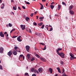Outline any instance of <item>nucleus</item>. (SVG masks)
<instances>
[{"instance_id": "f257e3e1", "label": "nucleus", "mask_w": 76, "mask_h": 76, "mask_svg": "<svg viewBox=\"0 0 76 76\" xmlns=\"http://www.w3.org/2000/svg\"><path fill=\"white\" fill-rule=\"evenodd\" d=\"M58 54L62 58H64V56L65 54L64 53H59Z\"/></svg>"}, {"instance_id": "f03ea898", "label": "nucleus", "mask_w": 76, "mask_h": 76, "mask_svg": "<svg viewBox=\"0 0 76 76\" xmlns=\"http://www.w3.org/2000/svg\"><path fill=\"white\" fill-rule=\"evenodd\" d=\"M20 28H21L22 30H24L25 29V26L23 25H21L20 26Z\"/></svg>"}, {"instance_id": "7ed1b4c3", "label": "nucleus", "mask_w": 76, "mask_h": 76, "mask_svg": "<svg viewBox=\"0 0 76 76\" xmlns=\"http://www.w3.org/2000/svg\"><path fill=\"white\" fill-rule=\"evenodd\" d=\"M69 55H70V56L71 57H70V59L71 60H73V55L72 53H70Z\"/></svg>"}, {"instance_id": "20e7f679", "label": "nucleus", "mask_w": 76, "mask_h": 76, "mask_svg": "<svg viewBox=\"0 0 76 76\" xmlns=\"http://www.w3.org/2000/svg\"><path fill=\"white\" fill-rule=\"evenodd\" d=\"M12 50H10L9 52H8L7 54L8 55V56H10L12 54Z\"/></svg>"}, {"instance_id": "39448f33", "label": "nucleus", "mask_w": 76, "mask_h": 76, "mask_svg": "<svg viewBox=\"0 0 76 76\" xmlns=\"http://www.w3.org/2000/svg\"><path fill=\"white\" fill-rule=\"evenodd\" d=\"M26 51H28V52H29V46L28 45H27L26 46Z\"/></svg>"}, {"instance_id": "423d86ee", "label": "nucleus", "mask_w": 76, "mask_h": 76, "mask_svg": "<svg viewBox=\"0 0 76 76\" xmlns=\"http://www.w3.org/2000/svg\"><path fill=\"white\" fill-rule=\"evenodd\" d=\"M21 37V36H20L18 37H17V40L19 42H21L22 41V40L20 39V38Z\"/></svg>"}, {"instance_id": "0eeeda50", "label": "nucleus", "mask_w": 76, "mask_h": 76, "mask_svg": "<svg viewBox=\"0 0 76 76\" xmlns=\"http://www.w3.org/2000/svg\"><path fill=\"white\" fill-rule=\"evenodd\" d=\"M38 70L39 73H42V71H43V69L41 68H40L38 69Z\"/></svg>"}, {"instance_id": "6e6552de", "label": "nucleus", "mask_w": 76, "mask_h": 76, "mask_svg": "<svg viewBox=\"0 0 76 76\" xmlns=\"http://www.w3.org/2000/svg\"><path fill=\"white\" fill-rule=\"evenodd\" d=\"M40 60L43 61H44V62H45L46 61V60L45 58H40Z\"/></svg>"}, {"instance_id": "1a4fd4ad", "label": "nucleus", "mask_w": 76, "mask_h": 76, "mask_svg": "<svg viewBox=\"0 0 76 76\" xmlns=\"http://www.w3.org/2000/svg\"><path fill=\"white\" fill-rule=\"evenodd\" d=\"M12 53L13 54H14V55H15V56H16L17 55V52L15 50H13Z\"/></svg>"}, {"instance_id": "9d476101", "label": "nucleus", "mask_w": 76, "mask_h": 76, "mask_svg": "<svg viewBox=\"0 0 76 76\" xmlns=\"http://www.w3.org/2000/svg\"><path fill=\"white\" fill-rule=\"evenodd\" d=\"M56 69L58 70V71L59 73H61V71H60V69L59 68V67L56 68Z\"/></svg>"}, {"instance_id": "9b49d317", "label": "nucleus", "mask_w": 76, "mask_h": 76, "mask_svg": "<svg viewBox=\"0 0 76 76\" xmlns=\"http://www.w3.org/2000/svg\"><path fill=\"white\" fill-rule=\"evenodd\" d=\"M61 50H62V48H58L57 50H56V51L57 52L58 54V53H59V52H58V51H60Z\"/></svg>"}, {"instance_id": "f8f14e48", "label": "nucleus", "mask_w": 76, "mask_h": 76, "mask_svg": "<svg viewBox=\"0 0 76 76\" xmlns=\"http://www.w3.org/2000/svg\"><path fill=\"white\" fill-rule=\"evenodd\" d=\"M0 36H1V37H4V34H3V32H1L0 33Z\"/></svg>"}, {"instance_id": "ddd939ff", "label": "nucleus", "mask_w": 76, "mask_h": 76, "mask_svg": "<svg viewBox=\"0 0 76 76\" xmlns=\"http://www.w3.org/2000/svg\"><path fill=\"white\" fill-rule=\"evenodd\" d=\"M3 48H0V53H3Z\"/></svg>"}, {"instance_id": "4468645a", "label": "nucleus", "mask_w": 76, "mask_h": 76, "mask_svg": "<svg viewBox=\"0 0 76 76\" xmlns=\"http://www.w3.org/2000/svg\"><path fill=\"white\" fill-rule=\"evenodd\" d=\"M69 13L70 14H71V15H74V14L75 13L74 11L72 10H70L69 11Z\"/></svg>"}, {"instance_id": "2eb2a0df", "label": "nucleus", "mask_w": 76, "mask_h": 76, "mask_svg": "<svg viewBox=\"0 0 76 76\" xmlns=\"http://www.w3.org/2000/svg\"><path fill=\"white\" fill-rule=\"evenodd\" d=\"M73 6L71 5L69 7V10H72V9H73Z\"/></svg>"}, {"instance_id": "dca6fc26", "label": "nucleus", "mask_w": 76, "mask_h": 76, "mask_svg": "<svg viewBox=\"0 0 76 76\" xmlns=\"http://www.w3.org/2000/svg\"><path fill=\"white\" fill-rule=\"evenodd\" d=\"M13 10H16L17 9L16 5H15V7H13Z\"/></svg>"}, {"instance_id": "f3484780", "label": "nucleus", "mask_w": 76, "mask_h": 76, "mask_svg": "<svg viewBox=\"0 0 76 76\" xmlns=\"http://www.w3.org/2000/svg\"><path fill=\"white\" fill-rule=\"evenodd\" d=\"M34 73H39V72L37 69H35L34 70Z\"/></svg>"}, {"instance_id": "a211bd4d", "label": "nucleus", "mask_w": 76, "mask_h": 76, "mask_svg": "<svg viewBox=\"0 0 76 76\" xmlns=\"http://www.w3.org/2000/svg\"><path fill=\"white\" fill-rule=\"evenodd\" d=\"M29 17H27L26 18V20L27 21V22H28V21H29Z\"/></svg>"}, {"instance_id": "6ab92c4d", "label": "nucleus", "mask_w": 76, "mask_h": 76, "mask_svg": "<svg viewBox=\"0 0 76 76\" xmlns=\"http://www.w3.org/2000/svg\"><path fill=\"white\" fill-rule=\"evenodd\" d=\"M49 70L50 71V73H53V69L51 68H49Z\"/></svg>"}, {"instance_id": "aec40b11", "label": "nucleus", "mask_w": 76, "mask_h": 76, "mask_svg": "<svg viewBox=\"0 0 76 76\" xmlns=\"http://www.w3.org/2000/svg\"><path fill=\"white\" fill-rule=\"evenodd\" d=\"M61 9V5H60V4L58 5V10H60Z\"/></svg>"}, {"instance_id": "412c9836", "label": "nucleus", "mask_w": 76, "mask_h": 76, "mask_svg": "<svg viewBox=\"0 0 76 76\" xmlns=\"http://www.w3.org/2000/svg\"><path fill=\"white\" fill-rule=\"evenodd\" d=\"M27 58L28 59H29V58L30 57V55H29V54H28L27 55Z\"/></svg>"}, {"instance_id": "4be33fe9", "label": "nucleus", "mask_w": 76, "mask_h": 76, "mask_svg": "<svg viewBox=\"0 0 76 76\" xmlns=\"http://www.w3.org/2000/svg\"><path fill=\"white\" fill-rule=\"evenodd\" d=\"M42 23H40L38 24V26H42Z\"/></svg>"}, {"instance_id": "5701e85b", "label": "nucleus", "mask_w": 76, "mask_h": 76, "mask_svg": "<svg viewBox=\"0 0 76 76\" xmlns=\"http://www.w3.org/2000/svg\"><path fill=\"white\" fill-rule=\"evenodd\" d=\"M54 6L53 5H50V7L52 9H53V8H54Z\"/></svg>"}, {"instance_id": "b1692460", "label": "nucleus", "mask_w": 76, "mask_h": 76, "mask_svg": "<svg viewBox=\"0 0 76 76\" xmlns=\"http://www.w3.org/2000/svg\"><path fill=\"white\" fill-rule=\"evenodd\" d=\"M35 34L36 35H37V36H39V33H35Z\"/></svg>"}, {"instance_id": "393cba45", "label": "nucleus", "mask_w": 76, "mask_h": 76, "mask_svg": "<svg viewBox=\"0 0 76 76\" xmlns=\"http://www.w3.org/2000/svg\"><path fill=\"white\" fill-rule=\"evenodd\" d=\"M35 56L37 57V58H39L40 57H39V56L37 54H36Z\"/></svg>"}, {"instance_id": "a878e982", "label": "nucleus", "mask_w": 76, "mask_h": 76, "mask_svg": "<svg viewBox=\"0 0 76 76\" xmlns=\"http://www.w3.org/2000/svg\"><path fill=\"white\" fill-rule=\"evenodd\" d=\"M44 18V17H40L39 18V19H43Z\"/></svg>"}, {"instance_id": "bb28decb", "label": "nucleus", "mask_w": 76, "mask_h": 76, "mask_svg": "<svg viewBox=\"0 0 76 76\" xmlns=\"http://www.w3.org/2000/svg\"><path fill=\"white\" fill-rule=\"evenodd\" d=\"M25 2H26V4H30V3H29V2H27L26 1H25Z\"/></svg>"}, {"instance_id": "cd10ccee", "label": "nucleus", "mask_w": 76, "mask_h": 76, "mask_svg": "<svg viewBox=\"0 0 76 76\" xmlns=\"http://www.w3.org/2000/svg\"><path fill=\"white\" fill-rule=\"evenodd\" d=\"M9 26L10 27H12V25L10 23H9Z\"/></svg>"}, {"instance_id": "c85d7f7f", "label": "nucleus", "mask_w": 76, "mask_h": 76, "mask_svg": "<svg viewBox=\"0 0 76 76\" xmlns=\"http://www.w3.org/2000/svg\"><path fill=\"white\" fill-rule=\"evenodd\" d=\"M23 55H20L19 57V59H20V58H21V57H23Z\"/></svg>"}, {"instance_id": "c756f323", "label": "nucleus", "mask_w": 76, "mask_h": 76, "mask_svg": "<svg viewBox=\"0 0 76 76\" xmlns=\"http://www.w3.org/2000/svg\"><path fill=\"white\" fill-rule=\"evenodd\" d=\"M34 60H35V58L34 57H33L32 59L31 60V61H34Z\"/></svg>"}, {"instance_id": "7c9ffc66", "label": "nucleus", "mask_w": 76, "mask_h": 76, "mask_svg": "<svg viewBox=\"0 0 76 76\" xmlns=\"http://www.w3.org/2000/svg\"><path fill=\"white\" fill-rule=\"evenodd\" d=\"M31 72H34V68H32L31 69Z\"/></svg>"}, {"instance_id": "2f4dec72", "label": "nucleus", "mask_w": 76, "mask_h": 76, "mask_svg": "<svg viewBox=\"0 0 76 76\" xmlns=\"http://www.w3.org/2000/svg\"><path fill=\"white\" fill-rule=\"evenodd\" d=\"M48 25H46L45 26V28H47V30H48Z\"/></svg>"}, {"instance_id": "473e14b6", "label": "nucleus", "mask_w": 76, "mask_h": 76, "mask_svg": "<svg viewBox=\"0 0 76 76\" xmlns=\"http://www.w3.org/2000/svg\"><path fill=\"white\" fill-rule=\"evenodd\" d=\"M43 8H44V6H43V5L41 6V7L40 8V9L41 10V9H43Z\"/></svg>"}, {"instance_id": "72a5a7b5", "label": "nucleus", "mask_w": 76, "mask_h": 76, "mask_svg": "<svg viewBox=\"0 0 76 76\" xmlns=\"http://www.w3.org/2000/svg\"><path fill=\"white\" fill-rule=\"evenodd\" d=\"M62 76H67V75L66 74H63Z\"/></svg>"}, {"instance_id": "f704fd0d", "label": "nucleus", "mask_w": 76, "mask_h": 76, "mask_svg": "<svg viewBox=\"0 0 76 76\" xmlns=\"http://www.w3.org/2000/svg\"><path fill=\"white\" fill-rule=\"evenodd\" d=\"M0 70H3V68L2 67V66L0 65Z\"/></svg>"}, {"instance_id": "c9c22d12", "label": "nucleus", "mask_w": 76, "mask_h": 76, "mask_svg": "<svg viewBox=\"0 0 76 76\" xmlns=\"http://www.w3.org/2000/svg\"><path fill=\"white\" fill-rule=\"evenodd\" d=\"M11 15H15V13L13 12H11Z\"/></svg>"}, {"instance_id": "e433bc0d", "label": "nucleus", "mask_w": 76, "mask_h": 76, "mask_svg": "<svg viewBox=\"0 0 76 76\" xmlns=\"http://www.w3.org/2000/svg\"><path fill=\"white\" fill-rule=\"evenodd\" d=\"M40 44H41L42 45H45V44L44 43H40Z\"/></svg>"}, {"instance_id": "4c0bfd02", "label": "nucleus", "mask_w": 76, "mask_h": 76, "mask_svg": "<svg viewBox=\"0 0 76 76\" xmlns=\"http://www.w3.org/2000/svg\"><path fill=\"white\" fill-rule=\"evenodd\" d=\"M43 50H46V46H45V47L43 49Z\"/></svg>"}, {"instance_id": "58836bf2", "label": "nucleus", "mask_w": 76, "mask_h": 76, "mask_svg": "<svg viewBox=\"0 0 76 76\" xmlns=\"http://www.w3.org/2000/svg\"><path fill=\"white\" fill-rule=\"evenodd\" d=\"M30 15L31 17H32V16H34V14L31 13V14Z\"/></svg>"}, {"instance_id": "ea45409f", "label": "nucleus", "mask_w": 76, "mask_h": 76, "mask_svg": "<svg viewBox=\"0 0 76 76\" xmlns=\"http://www.w3.org/2000/svg\"><path fill=\"white\" fill-rule=\"evenodd\" d=\"M44 25H43L41 27V28H42V29H44Z\"/></svg>"}, {"instance_id": "a19ab883", "label": "nucleus", "mask_w": 76, "mask_h": 76, "mask_svg": "<svg viewBox=\"0 0 76 76\" xmlns=\"http://www.w3.org/2000/svg\"><path fill=\"white\" fill-rule=\"evenodd\" d=\"M18 36H13L12 37V38H16Z\"/></svg>"}, {"instance_id": "79ce46f5", "label": "nucleus", "mask_w": 76, "mask_h": 76, "mask_svg": "<svg viewBox=\"0 0 76 76\" xmlns=\"http://www.w3.org/2000/svg\"><path fill=\"white\" fill-rule=\"evenodd\" d=\"M25 76H28V73H26L25 74Z\"/></svg>"}, {"instance_id": "37998d69", "label": "nucleus", "mask_w": 76, "mask_h": 76, "mask_svg": "<svg viewBox=\"0 0 76 76\" xmlns=\"http://www.w3.org/2000/svg\"><path fill=\"white\" fill-rule=\"evenodd\" d=\"M1 6H2L3 7H4V4H2Z\"/></svg>"}, {"instance_id": "c03bdc74", "label": "nucleus", "mask_w": 76, "mask_h": 76, "mask_svg": "<svg viewBox=\"0 0 76 76\" xmlns=\"http://www.w3.org/2000/svg\"><path fill=\"white\" fill-rule=\"evenodd\" d=\"M53 30V28H51L49 30V31H51Z\"/></svg>"}, {"instance_id": "a18cd8bd", "label": "nucleus", "mask_w": 76, "mask_h": 76, "mask_svg": "<svg viewBox=\"0 0 76 76\" xmlns=\"http://www.w3.org/2000/svg\"><path fill=\"white\" fill-rule=\"evenodd\" d=\"M34 25H37V23H35V22H34Z\"/></svg>"}, {"instance_id": "49530a36", "label": "nucleus", "mask_w": 76, "mask_h": 76, "mask_svg": "<svg viewBox=\"0 0 76 76\" xmlns=\"http://www.w3.org/2000/svg\"><path fill=\"white\" fill-rule=\"evenodd\" d=\"M62 4H64V5H65V6H66V3L64 2H62Z\"/></svg>"}, {"instance_id": "de8ad7c7", "label": "nucleus", "mask_w": 76, "mask_h": 76, "mask_svg": "<svg viewBox=\"0 0 76 76\" xmlns=\"http://www.w3.org/2000/svg\"><path fill=\"white\" fill-rule=\"evenodd\" d=\"M8 35H9V34H7H7H5V36L6 37H8Z\"/></svg>"}, {"instance_id": "09e8293b", "label": "nucleus", "mask_w": 76, "mask_h": 76, "mask_svg": "<svg viewBox=\"0 0 76 76\" xmlns=\"http://www.w3.org/2000/svg\"><path fill=\"white\" fill-rule=\"evenodd\" d=\"M17 48H18L17 47H15L14 48V49H15V50H16Z\"/></svg>"}, {"instance_id": "8fccbe9b", "label": "nucleus", "mask_w": 76, "mask_h": 76, "mask_svg": "<svg viewBox=\"0 0 76 76\" xmlns=\"http://www.w3.org/2000/svg\"><path fill=\"white\" fill-rule=\"evenodd\" d=\"M22 8H23V9H26V8H25V7H24V6H22Z\"/></svg>"}, {"instance_id": "3c124183", "label": "nucleus", "mask_w": 76, "mask_h": 76, "mask_svg": "<svg viewBox=\"0 0 76 76\" xmlns=\"http://www.w3.org/2000/svg\"><path fill=\"white\" fill-rule=\"evenodd\" d=\"M32 76H36V75H35V74H33L32 75Z\"/></svg>"}, {"instance_id": "603ef678", "label": "nucleus", "mask_w": 76, "mask_h": 76, "mask_svg": "<svg viewBox=\"0 0 76 76\" xmlns=\"http://www.w3.org/2000/svg\"><path fill=\"white\" fill-rule=\"evenodd\" d=\"M61 64L62 65V64H63V61H61Z\"/></svg>"}, {"instance_id": "864d4df0", "label": "nucleus", "mask_w": 76, "mask_h": 76, "mask_svg": "<svg viewBox=\"0 0 76 76\" xmlns=\"http://www.w3.org/2000/svg\"><path fill=\"white\" fill-rule=\"evenodd\" d=\"M29 32L30 33H32V31L31 30V29H29Z\"/></svg>"}, {"instance_id": "5fc2aeb1", "label": "nucleus", "mask_w": 76, "mask_h": 76, "mask_svg": "<svg viewBox=\"0 0 76 76\" xmlns=\"http://www.w3.org/2000/svg\"><path fill=\"white\" fill-rule=\"evenodd\" d=\"M45 1H46V0H42V2H45Z\"/></svg>"}, {"instance_id": "6e6d98bb", "label": "nucleus", "mask_w": 76, "mask_h": 76, "mask_svg": "<svg viewBox=\"0 0 76 76\" xmlns=\"http://www.w3.org/2000/svg\"><path fill=\"white\" fill-rule=\"evenodd\" d=\"M62 71H63L62 73L64 72V69H62Z\"/></svg>"}, {"instance_id": "4d7b16f0", "label": "nucleus", "mask_w": 76, "mask_h": 76, "mask_svg": "<svg viewBox=\"0 0 76 76\" xmlns=\"http://www.w3.org/2000/svg\"><path fill=\"white\" fill-rule=\"evenodd\" d=\"M4 7H3L2 6L1 7V9H4Z\"/></svg>"}, {"instance_id": "13d9d810", "label": "nucleus", "mask_w": 76, "mask_h": 76, "mask_svg": "<svg viewBox=\"0 0 76 76\" xmlns=\"http://www.w3.org/2000/svg\"><path fill=\"white\" fill-rule=\"evenodd\" d=\"M76 57H74V55H73V59H76Z\"/></svg>"}, {"instance_id": "bf43d9fd", "label": "nucleus", "mask_w": 76, "mask_h": 76, "mask_svg": "<svg viewBox=\"0 0 76 76\" xmlns=\"http://www.w3.org/2000/svg\"><path fill=\"white\" fill-rule=\"evenodd\" d=\"M37 13V12L36 11L34 12V15H36Z\"/></svg>"}, {"instance_id": "052dcab7", "label": "nucleus", "mask_w": 76, "mask_h": 76, "mask_svg": "<svg viewBox=\"0 0 76 76\" xmlns=\"http://www.w3.org/2000/svg\"><path fill=\"white\" fill-rule=\"evenodd\" d=\"M7 34V32H5L4 33V34L5 35V34Z\"/></svg>"}, {"instance_id": "680f3d73", "label": "nucleus", "mask_w": 76, "mask_h": 76, "mask_svg": "<svg viewBox=\"0 0 76 76\" xmlns=\"http://www.w3.org/2000/svg\"><path fill=\"white\" fill-rule=\"evenodd\" d=\"M18 9H19V10H21V9H20V8L19 7H18Z\"/></svg>"}, {"instance_id": "e2e57ef3", "label": "nucleus", "mask_w": 76, "mask_h": 76, "mask_svg": "<svg viewBox=\"0 0 76 76\" xmlns=\"http://www.w3.org/2000/svg\"><path fill=\"white\" fill-rule=\"evenodd\" d=\"M17 52H18L19 53H20V50H17Z\"/></svg>"}, {"instance_id": "0e129e2a", "label": "nucleus", "mask_w": 76, "mask_h": 76, "mask_svg": "<svg viewBox=\"0 0 76 76\" xmlns=\"http://www.w3.org/2000/svg\"><path fill=\"white\" fill-rule=\"evenodd\" d=\"M36 17H37V19H38V16H36Z\"/></svg>"}, {"instance_id": "69168bd1", "label": "nucleus", "mask_w": 76, "mask_h": 76, "mask_svg": "<svg viewBox=\"0 0 76 76\" xmlns=\"http://www.w3.org/2000/svg\"><path fill=\"white\" fill-rule=\"evenodd\" d=\"M46 6H48V3H47L46 4Z\"/></svg>"}, {"instance_id": "338daca9", "label": "nucleus", "mask_w": 76, "mask_h": 76, "mask_svg": "<svg viewBox=\"0 0 76 76\" xmlns=\"http://www.w3.org/2000/svg\"><path fill=\"white\" fill-rule=\"evenodd\" d=\"M15 29H13L12 30H11V31L13 32V31H15Z\"/></svg>"}, {"instance_id": "774afa93", "label": "nucleus", "mask_w": 76, "mask_h": 76, "mask_svg": "<svg viewBox=\"0 0 76 76\" xmlns=\"http://www.w3.org/2000/svg\"><path fill=\"white\" fill-rule=\"evenodd\" d=\"M7 39H9V37H6Z\"/></svg>"}]
</instances>
